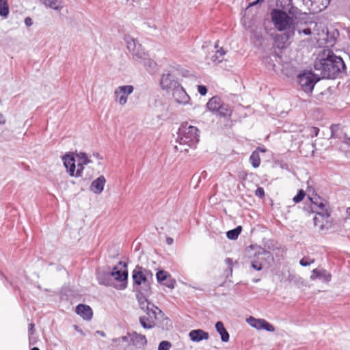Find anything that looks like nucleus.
Returning a JSON list of instances; mask_svg holds the SVG:
<instances>
[{
  "label": "nucleus",
  "mask_w": 350,
  "mask_h": 350,
  "mask_svg": "<svg viewBox=\"0 0 350 350\" xmlns=\"http://www.w3.org/2000/svg\"><path fill=\"white\" fill-rule=\"evenodd\" d=\"M76 312L85 320H90L93 314L92 308L84 304L78 305L76 307Z\"/></svg>",
  "instance_id": "obj_17"
},
{
  "label": "nucleus",
  "mask_w": 350,
  "mask_h": 350,
  "mask_svg": "<svg viewBox=\"0 0 350 350\" xmlns=\"http://www.w3.org/2000/svg\"><path fill=\"white\" fill-rule=\"evenodd\" d=\"M160 84L162 89L167 91H172L180 85L178 81L175 79L174 76L170 72L162 75Z\"/></svg>",
  "instance_id": "obj_11"
},
{
  "label": "nucleus",
  "mask_w": 350,
  "mask_h": 350,
  "mask_svg": "<svg viewBox=\"0 0 350 350\" xmlns=\"http://www.w3.org/2000/svg\"><path fill=\"white\" fill-rule=\"evenodd\" d=\"M133 288L137 293L150 294L151 284L153 281L152 273L142 267L136 266L133 271Z\"/></svg>",
  "instance_id": "obj_3"
},
{
  "label": "nucleus",
  "mask_w": 350,
  "mask_h": 350,
  "mask_svg": "<svg viewBox=\"0 0 350 350\" xmlns=\"http://www.w3.org/2000/svg\"><path fill=\"white\" fill-rule=\"evenodd\" d=\"M271 16L275 27L280 31H286L284 33L286 40L294 36L295 27L292 17L279 9H273L271 12Z\"/></svg>",
  "instance_id": "obj_4"
},
{
  "label": "nucleus",
  "mask_w": 350,
  "mask_h": 350,
  "mask_svg": "<svg viewBox=\"0 0 350 350\" xmlns=\"http://www.w3.org/2000/svg\"><path fill=\"white\" fill-rule=\"evenodd\" d=\"M310 131H311V135L312 136H317L318 134H319V129H318L317 127H312L310 129Z\"/></svg>",
  "instance_id": "obj_48"
},
{
  "label": "nucleus",
  "mask_w": 350,
  "mask_h": 350,
  "mask_svg": "<svg viewBox=\"0 0 350 350\" xmlns=\"http://www.w3.org/2000/svg\"><path fill=\"white\" fill-rule=\"evenodd\" d=\"M320 79L311 72H304L298 75V83L305 92H312L314 85Z\"/></svg>",
  "instance_id": "obj_7"
},
{
  "label": "nucleus",
  "mask_w": 350,
  "mask_h": 350,
  "mask_svg": "<svg viewBox=\"0 0 350 350\" xmlns=\"http://www.w3.org/2000/svg\"><path fill=\"white\" fill-rule=\"evenodd\" d=\"M172 96L176 103L182 105L188 104L190 100L189 96L180 85L172 90Z\"/></svg>",
  "instance_id": "obj_14"
},
{
  "label": "nucleus",
  "mask_w": 350,
  "mask_h": 350,
  "mask_svg": "<svg viewBox=\"0 0 350 350\" xmlns=\"http://www.w3.org/2000/svg\"><path fill=\"white\" fill-rule=\"evenodd\" d=\"M315 211H317L316 216L321 217V219H329V217L330 216V212L328 210L327 206H325L323 208L317 209Z\"/></svg>",
  "instance_id": "obj_37"
},
{
  "label": "nucleus",
  "mask_w": 350,
  "mask_h": 350,
  "mask_svg": "<svg viewBox=\"0 0 350 350\" xmlns=\"http://www.w3.org/2000/svg\"><path fill=\"white\" fill-rule=\"evenodd\" d=\"M5 123V118L4 116L0 113V124H4Z\"/></svg>",
  "instance_id": "obj_53"
},
{
  "label": "nucleus",
  "mask_w": 350,
  "mask_h": 350,
  "mask_svg": "<svg viewBox=\"0 0 350 350\" xmlns=\"http://www.w3.org/2000/svg\"><path fill=\"white\" fill-rule=\"evenodd\" d=\"M170 275V274L167 271L164 270H159L156 274V278L159 283H162L164 280H167Z\"/></svg>",
  "instance_id": "obj_38"
},
{
  "label": "nucleus",
  "mask_w": 350,
  "mask_h": 350,
  "mask_svg": "<svg viewBox=\"0 0 350 350\" xmlns=\"http://www.w3.org/2000/svg\"><path fill=\"white\" fill-rule=\"evenodd\" d=\"M29 334H31V335L33 334V332H34V324L33 323L29 324Z\"/></svg>",
  "instance_id": "obj_51"
},
{
  "label": "nucleus",
  "mask_w": 350,
  "mask_h": 350,
  "mask_svg": "<svg viewBox=\"0 0 350 350\" xmlns=\"http://www.w3.org/2000/svg\"><path fill=\"white\" fill-rule=\"evenodd\" d=\"M198 90L200 94H201L202 96H204L207 93V88H206V86L202 85H198Z\"/></svg>",
  "instance_id": "obj_45"
},
{
  "label": "nucleus",
  "mask_w": 350,
  "mask_h": 350,
  "mask_svg": "<svg viewBox=\"0 0 350 350\" xmlns=\"http://www.w3.org/2000/svg\"><path fill=\"white\" fill-rule=\"evenodd\" d=\"M299 33H303L305 35H311L313 34V26L310 25L309 27L305 28L304 29H298Z\"/></svg>",
  "instance_id": "obj_44"
},
{
  "label": "nucleus",
  "mask_w": 350,
  "mask_h": 350,
  "mask_svg": "<svg viewBox=\"0 0 350 350\" xmlns=\"http://www.w3.org/2000/svg\"><path fill=\"white\" fill-rule=\"evenodd\" d=\"M138 63L142 64L148 72L152 73L154 72L157 64L149 57L148 53Z\"/></svg>",
  "instance_id": "obj_21"
},
{
  "label": "nucleus",
  "mask_w": 350,
  "mask_h": 350,
  "mask_svg": "<svg viewBox=\"0 0 350 350\" xmlns=\"http://www.w3.org/2000/svg\"><path fill=\"white\" fill-rule=\"evenodd\" d=\"M310 200L311 201V202L313 204V206L312 207V209L314 210V209H320V208H323L325 206H327V204L326 203H325L324 202H323V200L321 199H320L319 198H316L315 200L316 201H314L313 199L309 198Z\"/></svg>",
  "instance_id": "obj_35"
},
{
  "label": "nucleus",
  "mask_w": 350,
  "mask_h": 350,
  "mask_svg": "<svg viewBox=\"0 0 350 350\" xmlns=\"http://www.w3.org/2000/svg\"><path fill=\"white\" fill-rule=\"evenodd\" d=\"M146 316L139 318V323L144 329H152L155 326L167 329L171 325L170 319L156 306L146 311Z\"/></svg>",
  "instance_id": "obj_2"
},
{
  "label": "nucleus",
  "mask_w": 350,
  "mask_h": 350,
  "mask_svg": "<svg viewBox=\"0 0 350 350\" xmlns=\"http://www.w3.org/2000/svg\"><path fill=\"white\" fill-rule=\"evenodd\" d=\"M261 3L262 2H256V1H254L252 3H250L249 4V7H251V6H253V5H255L258 4V3Z\"/></svg>",
  "instance_id": "obj_60"
},
{
  "label": "nucleus",
  "mask_w": 350,
  "mask_h": 350,
  "mask_svg": "<svg viewBox=\"0 0 350 350\" xmlns=\"http://www.w3.org/2000/svg\"><path fill=\"white\" fill-rule=\"evenodd\" d=\"M115 280L118 282V284L114 286L120 290L126 288L127 286L128 271L126 269V264L120 261L118 265L115 266L110 273Z\"/></svg>",
  "instance_id": "obj_6"
},
{
  "label": "nucleus",
  "mask_w": 350,
  "mask_h": 350,
  "mask_svg": "<svg viewBox=\"0 0 350 350\" xmlns=\"http://www.w3.org/2000/svg\"><path fill=\"white\" fill-rule=\"evenodd\" d=\"M172 345L170 342L163 340L159 345L158 350H170Z\"/></svg>",
  "instance_id": "obj_43"
},
{
  "label": "nucleus",
  "mask_w": 350,
  "mask_h": 350,
  "mask_svg": "<svg viewBox=\"0 0 350 350\" xmlns=\"http://www.w3.org/2000/svg\"><path fill=\"white\" fill-rule=\"evenodd\" d=\"M130 336V342H131V345L136 347H144L147 343L146 338L144 335L137 334L134 332L133 334H129Z\"/></svg>",
  "instance_id": "obj_20"
},
{
  "label": "nucleus",
  "mask_w": 350,
  "mask_h": 350,
  "mask_svg": "<svg viewBox=\"0 0 350 350\" xmlns=\"http://www.w3.org/2000/svg\"><path fill=\"white\" fill-rule=\"evenodd\" d=\"M134 88L131 85L118 87L114 91L116 101L120 105H124L127 102V97L133 93Z\"/></svg>",
  "instance_id": "obj_9"
},
{
  "label": "nucleus",
  "mask_w": 350,
  "mask_h": 350,
  "mask_svg": "<svg viewBox=\"0 0 350 350\" xmlns=\"http://www.w3.org/2000/svg\"><path fill=\"white\" fill-rule=\"evenodd\" d=\"M25 24L27 26V27H30L33 24V21H32V19L30 18V17H26L25 18Z\"/></svg>",
  "instance_id": "obj_49"
},
{
  "label": "nucleus",
  "mask_w": 350,
  "mask_h": 350,
  "mask_svg": "<svg viewBox=\"0 0 350 350\" xmlns=\"http://www.w3.org/2000/svg\"><path fill=\"white\" fill-rule=\"evenodd\" d=\"M332 138H340V136L338 133H331Z\"/></svg>",
  "instance_id": "obj_55"
},
{
  "label": "nucleus",
  "mask_w": 350,
  "mask_h": 350,
  "mask_svg": "<svg viewBox=\"0 0 350 350\" xmlns=\"http://www.w3.org/2000/svg\"><path fill=\"white\" fill-rule=\"evenodd\" d=\"M310 280H314L317 278H324L326 280L329 281L331 278V275L327 273V272L325 269H314L312 271V274L310 275Z\"/></svg>",
  "instance_id": "obj_23"
},
{
  "label": "nucleus",
  "mask_w": 350,
  "mask_h": 350,
  "mask_svg": "<svg viewBox=\"0 0 350 350\" xmlns=\"http://www.w3.org/2000/svg\"><path fill=\"white\" fill-rule=\"evenodd\" d=\"M221 103L222 101L219 97L213 96L208 100L206 106L210 111L217 112Z\"/></svg>",
  "instance_id": "obj_25"
},
{
  "label": "nucleus",
  "mask_w": 350,
  "mask_h": 350,
  "mask_svg": "<svg viewBox=\"0 0 350 350\" xmlns=\"http://www.w3.org/2000/svg\"><path fill=\"white\" fill-rule=\"evenodd\" d=\"M225 262L226 263L229 265V266H231L232 265V260L231 258H227L226 260H225Z\"/></svg>",
  "instance_id": "obj_56"
},
{
  "label": "nucleus",
  "mask_w": 350,
  "mask_h": 350,
  "mask_svg": "<svg viewBox=\"0 0 350 350\" xmlns=\"http://www.w3.org/2000/svg\"><path fill=\"white\" fill-rule=\"evenodd\" d=\"M175 148H176L177 150H180V152H183V151H187V150H188L187 148H181V147L178 148V146H175Z\"/></svg>",
  "instance_id": "obj_58"
},
{
  "label": "nucleus",
  "mask_w": 350,
  "mask_h": 350,
  "mask_svg": "<svg viewBox=\"0 0 350 350\" xmlns=\"http://www.w3.org/2000/svg\"><path fill=\"white\" fill-rule=\"evenodd\" d=\"M216 113L221 117H228L231 115L232 110L228 104L222 102Z\"/></svg>",
  "instance_id": "obj_28"
},
{
  "label": "nucleus",
  "mask_w": 350,
  "mask_h": 350,
  "mask_svg": "<svg viewBox=\"0 0 350 350\" xmlns=\"http://www.w3.org/2000/svg\"><path fill=\"white\" fill-rule=\"evenodd\" d=\"M254 151H257L258 153L259 152H265L267 150L265 148L258 147Z\"/></svg>",
  "instance_id": "obj_54"
},
{
  "label": "nucleus",
  "mask_w": 350,
  "mask_h": 350,
  "mask_svg": "<svg viewBox=\"0 0 350 350\" xmlns=\"http://www.w3.org/2000/svg\"><path fill=\"white\" fill-rule=\"evenodd\" d=\"M270 257H271V254L269 252L262 248H259L258 251L256 252L257 259H254L251 261L252 267L256 271H260L262 268V260L265 258Z\"/></svg>",
  "instance_id": "obj_13"
},
{
  "label": "nucleus",
  "mask_w": 350,
  "mask_h": 350,
  "mask_svg": "<svg viewBox=\"0 0 350 350\" xmlns=\"http://www.w3.org/2000/svg\"><path fill=\"white\" fill-rule=\"evenodd\" d=\"M215 329L218 334L221 336V339L223 342H228L230 338L228 332L224 327V323L221 321H218L215 324Z\"/></svg>",
  "instance_id": "obj_24"
},
{
  "label": "nucleus",
  "mask_w": 350,
  "mask_h": 350,
  "mask_svg": "<svg viewBox=\"0 0 350 350\" xmlns=\"http://www.w3.org/2000/svg\"><path fill=\"white\" fill-rule=\"evenodd\" d=\"M242 230L241 226H237L234 229L230 230L226 232V236L229 239L235 240L238 238Z\"/></svg>",
  "instance_id": "obj_33"
},
{
  "label": "nucleus",
  "mask_w": 350,
  "mask_h": 350,
  "mask_svg": "<svg viewBox=\"0 0 350 350\" xmlns=\"http://www.w3.org/2000/svg\"><path fill=\"white\" fill-rule=\"evenodd\" d=\"M79 158V162L78 163V168L76 170V176L79 177L82 176V172L83 170V165L90 163V160L88 159V155L84 152H80L78 154Z\"/></svg>",
  "instance_id": "obj_22"
},
{
  "label": "nucleus",
  "mask_w": 350,
  "mask_h": 350,
  "mask_svg": "<svg viewBox=\"0 0 350 350\" xmlns=\"http://www.w3.org/2000/svg\"><path fill=\"white\" fill-rule=\"evenodd\" d=\"M251 164L254 168L258 167L260 164V159L257 151H254L250 157Z\"/></svg>",
  "instance_id": "obj_34"
},
{
  "label": "nucleus",
  "mask_w": 350,
  "mask_h": 350,
  "mask_svg": "<svg viewBox=\"0 0 350 350\" xmlns=\"http://www.w3.org/2000/svg\"><path fill=\"white\" fill-rule=\"evenodd\" d=\"M314 262V259L309 257H304L299 260V265L302 267H306Z\"/></svg>",
  "instance_id": "obj_40"
},
{
  "label": "nucleus",
  "mask_w": 350,
  "mask_h": 350,
  "mask_svg": "<svg viewBox=\"0 0 350 350\" xmlns=\"http://www.w3.org/2000/svg\"><path fill=\"white\" fill-rule=\"evenodd\" d=\"M305 195L306 193L304 191L301 189L297 192V195L293 198V200L295 203H298L304 199Z\"/></svg>",
  "instance_id": "obj_42"
},
{
  "label": "nucleus",
  "mask_w": 350,
  "mask_h": 350,
  "mask_svg": "<svg viewBox=\"0 0 350 350\" xmlns=\"http://www.w3.org/2000/svg\"><path fill=\"white\" fill-rule=\"evenodd\" d=\"M264 0H256V2H263Z\"/></svg>",
  "instance_id": "obj_63"
},
{
  "label": "nucleus",
  "mask_w": 350,
  "mask_h": 350,
  "mask_svg": "<svg viewBox=\"0 0 350 350\" xmlns=\"http://www.w3.org/2000/svg\"><path fill=\"white\" fill-rule=\"evenodd\" d=\"M256 195L259 197H262L265 196L264 189L262 187H258L256 190Z\"/></svg>",
  "instance_id": "obj_47"
},
{
  "label": "nucleus",
  "mask_w": 350,
  "mask_h": 350,
  "mask_svg": "<svg viewBox=\"0 0 350 350\" xmlns=\"http://www.w3.org/2000/svg\"><path fill=\"white\" fill-rule=\"evenodd\" d=\"M226 51L222 48L217 50L215 54L211 57L212 62L215 64L221 63L224 59V55Z\"/></svg>",
  "instance_id": "obj_32"
},
{
  "label": "nucleus",
  "mask_w": 350,
  "mask_h": 350,
  "mask_svg": "<svg viewBox=\"0 0 350 350\" xmlns=\"http://www.w3.org/2000/svg\"><path fill=\"white\" fill-rule=\"evenodd\" d=\"M31 350H40L38 347H33Z\"/></svg>",
  "instance_id": "obj_62"
},
{
  "label": "nucleus",
  "mask_w": 350,
  "mask_h": 350,
  "mask_svg": "<svg viewBox=\"0 0 350 350\" xmlns=\"http://www.w3.org/2000/svg\"><path fill=\"white\" fill-rule=\"evenodd\" d=\"M330 0H303L304 4L313 13H317L325 10Z\"/></svg>",
  "instance_id": "obj_12"
},
{
  "label": "nucleus",
  "mask_w": 350,
  "mask_h": 350,
  "mask_svg": "<svg viewBox=\"0 0 350 350\" xmlns=\"http://www.w3.org/2000/svg\"><path fill=\"white\" fill-rule=\"evenodd\" d=\"M64 165L70 176H76L75 160L73 156L66 154L63 157Z\"/></svg>",
  "instance_id": "obj_16"
},
{
  "label": "nucleus",
  "mask_w": 350,
  "mask_h": 350,
  "mask_svg": "<svg viewBox=\"0 0 350 350\" xmlns=\"http://www.w3.org/2000/svg\"><path fill=\"white\" fill-rule=\"evenodd\" d=\"M96 334L100 335L102 337H105L106 336L105 333L103 331L97 330L96 332Z\"/></svg>",
  "instance_id": "obj_57"
},
{
  "label": "nucleus",
  "mask_w": 350,
  "mask_h": 350,
  "mask_svg": "<svg viewBox=\"0 0 350 350\" xmlns=\"http://www.w3.org/2000/svg\"><path fill=\"white\" fill-rule=\"evenodd\" d=\"M131 53L133 55V59L139 62L143 57H144L147 53L144 51L142 44H140L139 47L136 48V49L132 51Z\"/></svg>",
  "instance_id": "obj_31"
},
{
  "label": "nucleus",
  "mask_w": 350,
  "mask_h": 350,
  "mask_svg": "<svg viewBox=\"0 0 350 350\" xmlns=\"http://www.w3.org/2000/svg\"><path fill=\"white\" fill-rule=\"evenodd\" d=\"M176 283L175 280H174L171 275H170L167 280H164L161 284L166 286L167 287L170 288H174V284Z\"/></svg>",
  "instance_id": "obj_39"
},
{
  "label": "nucleus",
  "mask_w": 350,
  "mask_h": 350,
  "mask_svg": "<svg viewBox=\"0 0 350 350\" xmlns=\"http://www.w3.org/2000/svg\"><path fill=\"white\" fill-rule=\"evenodd\" d=\"M314 67L320 72L322 78L334 79L345 69V64L341 57L331 51H324L321 57L315 60Z\"/></svg>",
  "instance_id": "obj_1"
},
{
  "label": "nucleus",
  "mask_w": 350,
  "mask_h": 350,
  "mask_svg": "<svg viewBox=\"0 0 350 350\" xmlns=\"http://www.w3.org/2000/svg\"><path fill=\"white\" fill-rule=\"evenodd\" d=\"M199 133L198 129L196 126L188 125L187 123L182 124L179 129L177 142L180 146L195 148L200 140Z\"/></svg>",
  "instance_id": "obj_5"
},
{
  "label": "nucleus",
  "mask_w": 350,
  "mask_h": 350,
  "mask_svg": "<svg viewBox=\"0 0 350 350\" xmlns=\"http://www.w3.org/2000/svg\"><path fill=\"white\" fill-rule=\"evenodd\" d=\"M150 294H142V293H137V299L139 302V306L140 308L144 311L149 310L152 307H154V304L148 301L147 297Z\"/></svg>",
  "instance_id": "obj_19"
},
{
  "label": "nucleus",
  "mask_w": 350,
  "mask_h": 350,
  "mask_svg": "<svg viewBox=\"0 0 350 350\" xmlns=\"http://www.w3.org/2000/svg\"><path fill=\"white\" fill-rule=\"evenodd\" d=\"M331 133H338L340 130V126L338 124H332L330 126Z\"/></svg>",
  "instance_id": "obj_46"
},
{
  "label": "nucleus",
  "mask_w": 350,
  "mask_h": 350,
  "mask_svg": "<svg viewBox=\"0 0 350 350\" xmlns=\"http://www.w3.org/2000/svg\"><path fill=\"white\" fill-rule=\"evenodd\" d=\"M189 336L190 339L193 342H200L202 340H207L209 337L208 332L200 329L191 330L189 332Z\"/></svg>",
  "instance_id": "obj_18"
},
{
  "label": "nucleus",
  "mask_w": 350,
  "mask_h": 350,
  "mask_svg": "<svg viewBox=\"0 0 350 350\" xmlns=\"http://www.w3.org/2000/svg\"><path fill=\"white\" fill-rule=\"evenodd\" d=\"M288 3V6L291 5V8H286V10L288 12V13L291 15H296L297 14H299V10L297 8H295L292 5V0H287Z\"/></svg>",
  "instance_id": "obj_41"
},
{
  "label": "nucleus",
  "mask_w": 350,
  "mask_h": 350,
  "mask_svg": "<svg viewBox=\"0 0 350 350\" xmlns=\"http://www.w3.org/2000/svg\"><path fill=\"white\" fill-rule=\"evenodd\" d=\"M106 179L104 176H100L92 182L90 189L96 194H100L103 191Z\"/></svg>",
  "instance_id": "obj_15"
},
{
  "label": "nucleus",
  "mask_w": 350,
  "mask_h": 350,
  "mask_svg": "<svg viewBox=\"0 0 350 350\" xmlns=\"http://www.w3.org/2000/svg\"><path fill=\"white\" fill-rule=\"evenodd\" d=\"M93 155L96 157V158H99V154L98 153H94Z\"/></svg>",
  "instance_id": "obj_61"
},
{
  "label": "nucleus",
  "mask_w": 350,
  "mask_h": 350,
  "mask_svg": "<svg viewBox=\"0 0 350 350\" xmlns=\"http://www.w3.org/2000/svg\"><path fill=\"white\" fill-rule=\"evenodd\" d=\"M344 141L343 143L350 146V137L347 136L346 133H344Z\"/></svg>",
  "instance_id": "obj_50"
},
{
  "label": "nucleus",
  "mask_w": 350,
  "mask_h": 350,
  "mask_svg": "<svg viewBox=\"0 0 350 350\" xmlns=\"http://www.w3.org/2000/svg\"><path fill=\"white\" fill-rule=\"evenodd\" d=\"M124 40L126 42L127 49L131 53L135 51L136 48H139L141 44L129 35L124 36Z\"/></svg>",
  "instance_id": "obj_27"
},
{
  "label": "nucleus",
  "mask_w": 350,
  "mask_h": 350,
  "mask_svg": "<svg viewBox=\"0 0 350 350\" xmlns=\"http://www.w3.org/2000/svg\"><path fill=\"white\" fill-rule=\"evenodd\" d=\"M310 25L313 26V35L314 38L319 44H327L332 42L329 39L328 31L327 28L320 24L319 25L314 22H310Z\"/></svg>",
  "instance_id": "obj_8"
},
{
  "label": "nucleus",
  "mask_w": 350,
  "mask_h": 350,
  "mask_svg": "<svg viewBox=\"0 0 350 350\" xmlns=\"http://www.w3.org/2000/svg\"><path fill=\"white\" fill-rule=\"evenodd\" d=\"M314 224L315 226H318L320 230L327 229L330 226V222L329 219H321V217L315 216L313 219Z\"/></svg>",
  "instance_id": "obj_26"
},
{
  "label": "nucleus",
  "mask_w": 350,
  "mask_h": 350,
  "mask_svg": "<svg viewBox=\"0 0 350 350\" xmlns=\"http://www.w3.org/2000/svg\"><path fill=\"white\" fill-rule=\"evenodd\" d=\"M44 4L55 10H61L63 8L61 0H43Z\"/></svg>",
  "instance_id": "obj_29"
},
{
  "label": "nucleus",
  "mask_w": 350,
  "mask_h": 350,
  "mask_svg": "<svg viewBox=\"0 0 350 350\" xmlns=\"http://www.w3.org/2000/svg\"><path fill=\"white\" fill-rule=\"evenodd\" d=\"M129 334H129L128 336H123L120 337V338H113L112 341L113 342L116 343L117 346L120 345V343L122 342H126V347H129V346L131 345V342H130V336H129Z\"/></svg>",
  "instance_id": "obj_36"
},
{
  "label": "nucleus",
  "mask_w": 350,
  "mask_h": 350,
  "mask_svg": "<svg viewBox=\"0 0 350 350\" xmlns=\"http://www.w3.org/2000/svg\"><path fill=\"white\" fill-rule=\"evenodd\" d=\"M74 328H75V329L76 331H77V332H78L79 333H80L81 335H83V336H84V335H85V334H84V332H83V330H82L81 329H80V328L79 327V326H77V325H74Z\"/></svg>",
  "instance_id": "obj_52"
},
{
  "label": "nucleus",
  "mask_w": 350,
  "mask_h": 350,
  "mask_svg": "<svg viewBox=\"0 0 350 350\" xmlns=\"http://www.w3.org/2000/svg\"><path fill=\"white\" fill-rule=\"evenodd\" d=\"M215 48H217V47H218V44H217V42H216L215 45Z\"/></svg>",
  "instance_id": "obj_64"
},
{
  "label": "nucleus",
  "mask_w": 350,
  "mask_h": 350,
  "mask_svg": "<svg viewBox=\"0 0 350 350\" xmlns=\"http://www.w3.org/2000/svg\"><path fill=\"white\" fill-rule=\"evenodd\" d=\"M246 322L251 327L258 330L265 329L270 332H273L275 331L274 326L263 319H256L250 316L246 319Z\"/></svg>",
  "instance_id": "obj_10"
},
{
  "label": "nucleus",
  "mask_w": 350,
  "mask_h": 350,
  "mask_svg": "<svg viewBox=\"0 0 350 350\" xmlns=\"http://www.w3.org/2000/svg\"><path fill=\"white\" fill-rule=\"evenodd\" d=\"M166 242L168 245H171L173 243V239L170 237H167L166 239Z\"/></svg>",
  "instance_id": "obj_59"
},
{
  "label": "nucleus",
  "mask_w": 350,
  "mask_h": 350,
  "mask_svg": "<svg viewBox=\"0 0 350 350\" xmlns=\"http://www.w3.org/2000/svg\"><path fill=\"white\" fill-rule=\"evenodd\" d=\"M10 12L8 0H0V16L6 18Z\"/></svg>",
  "instance_id": "obj_30"
}]
</instances>
